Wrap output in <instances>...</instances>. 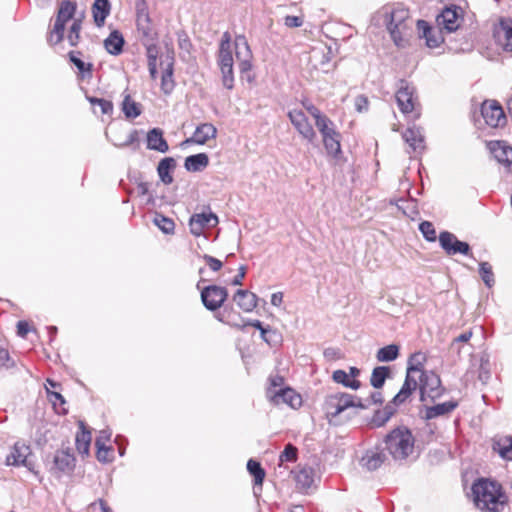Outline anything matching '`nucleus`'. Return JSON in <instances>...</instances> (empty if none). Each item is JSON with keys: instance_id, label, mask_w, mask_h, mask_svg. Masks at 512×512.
<instances>
[{"instance_id": "25", "label": "nucleus", "mask_w": 512, "mask_h": 512, "mask_svg": "<svg viewBox=\"0 0 512 512\" xmlns=\"http://www.w3.org/2000/svg\"><path fill=\"white\" fill-rule=\"evenodd\" d=\"M217 129L211 123H203L196 127L192 137L186 139L185 143L205 144L209 139L216 137Z\"/></svg>"}, {"instance_id": "58", "label": "nucleus", "mask_w": 512, "mask_h": 512, "mask_svg": "<svg viewBox=\"0 0 512 512\" xmlns=\"http://www.w3.org/2000/svg\"><path fill=\"white\" fill-rule=\"evenodd\" d=\"M463 254V255H469L470 253V246L467 242L460 241L456 238V241L454 242L453 248L451 249L450 255L455 254Z\"/></svg>"}, {"instance_id": "37", "label": "nucleus", "mask_w": 512, "mask_h": 512, "mask_svg": "<svg viewBox=\"0 0 512 512\" xmlns=\"http://www.w3.org/2000/svg\"><path fill=\"white\" fill-rule=\"evenodd\" d=\"M295 481L299 489H309L314 482L313 469L310 467L300 468L295 472Z\"/></svg>"}, {"instance_id": "56", "label": "nucleus", "mask_w": 512, "mask_h": 512, "mask_svg": "<svg viewBox=\"0 0 512 512\" xmlns=\"http://www.w3.org/2000/svg\"><path fill=\"white\" fill-rule=\"evenodd\" d=\"M419 230L421 231V233L423 234L424 238L427 241L433 242L436 240V238H437L436 231L431 222L423 221L419 225Z\"/></svg>"}, {"instance_id": "63", "label": "nucleus", "mask_w": 512, "mask_h": 512, "mask_svg": "<svg viewBox=\"0 0 512 512\" xmlns=\"http://www.w3.org/2000/svg\"><path fill=\"white\" fill-rule=\"evenodd\" d=\"M368 99L364 95H359L355 99V108L358 112H365L368 110Z\"/></svg>"}, {"instance_id": "19", "label": "nucleus", "mask_w": 512, "mask_h": 512, "mask_svg": "<svg viewBox=\"0 0 512 512\" xmlns=\"http://www.w3.org/2000/svg\"><path fill=\"white\" fill-rule=\"evenodd\" d=\"M489 149L494 158L501 164H504L512 172V147L504 141H494L489 143Z\"/></svg>"}, {"instance_id": "29", "label": "nucleus", "mask_w": 512, "mask_h": 512, "mask_svg": "<svg viewBox=\"0 0 512 512\" xmlns=\"http://www.w3.org/2000/svg\"><path fill=\"white\" fill-rule=\"evenodd\" d=\"M147 148L161 153H166L169 149L167 141L163 137V131L159 128H153L147 134Z\"/></svg>"}, {"instance_id": "50", "label": "nucleus", "mask_w": 512, "mask_h": 512, "mask_svg": "<svg viewBox=\"0 0 512 512\" xmlns=\"http://www.w3.org/2000/svg\"><path fill=\"white\" fill-rule=\"evenodd\" d=\"M315 125L319 130L321 136L335 130L334 123L324 114L320 115L315 119Z\"/></svg>"}, {"instance_id": "17", "label": "nucleus", "mask_w": 512, "mask_h": 512, "mask_svg": "<svg viewBox=\"0 0 512 512\" xmlns=\"http://www.w3.org/2000/svg\"><path fill=\"white\" fill-rule=\"evenodd\" d=\"M417 30L419 36L425 39L426 45L429 48H437L444 41L442 35L443 30L439 26L432 27L428 24V22L424 20H418Z\"/></svg>"}, {"instance_id": "27", "label": "nucleus", "mask_w": 512, "mask_h": 512, "mask_svg": "<svg viewBox=\"0 0 512 512\" xmlns=\"http://www.w3.org/2000/svg\"><path fill=\"white\" fill-rule=\"evenodd\" d=\"M257 299L256 294L243 289L237 290L233 296L237 306L244 312H252L257 306Z\"/></svg>"}, {"instance_id": "11", "label": "nucleus", "mask_w": 512, "mask_h": 512, "mask_svg": "<svg viewBox=\"0 0 512 512\" xmlns=\"http://www.w3.org/2000/svg\"><path fill=\"white\" fill-rule=\"evenodd\" d=\"M288 117L294 128L304 139H306L310 143H312L315 140L316 132L302 110H290L288 113Z\"/></svg>"}, {"instance_id": "57", "label": "nucleus", "mask_w": 512, "mask_h": 512, "mask_svg": "<svg viewBox=\"0 0 512 512\" xmlns=\"http://www.w3.org/2000/svg\"><path fill=\"white\" fill-rule=\"evenodd\" d=\"M490 363L487 357H481L478 378L482 383H486L490 379Z\"/></svg>"}, {"instance_id": "38", "label": "nucleus", "mask_w": 512, "mask_h": 512, "mask_svg": "<svg viewBox=\"0 0 512 512\" xmlns=\"http://www.w3.org/2000/svg\"><path fill=\"white\" fill-rule=\"evenodd\" d=\"M456 406L457 403L452 401L436 404L426 409L425 417L427 419H433L438 416L449 414L456 408Z\"/></svg>"}, {"instance_id": "3", "label": "nucleus", "mask_w": 512, "mask_h": 512, "mask_svg": "<svg viewBox=\"0 0 512 512\" xmlns=\"http://www.w3.org/2000/svg\"><path fill=\"white\" fill-rule=\"evenodd\" d=\"M385 443L393 459L401 461L413 453L415 439L407 427L401 426L387 434Z\"/></svg>"}, {"instance_id": "41", "label": "nucleus", "mask_w": 512, "mask_h": 512, "mask_svg": "<svg viewBox=\"0 0 512 512\" xmlns=\"http://www.w3.org/2000/svg\"><path fill=\"white\" fill-rule=\"evenodd\" d=\"M390 376V368L387 366H377L373 369L370 384L376 388L380 389L383 387L386 379Z\"/></svg>"}, {"instance_id": "23", "label": "nucleus", "mask_w": 512, "mask_h": 512, "mask_svg": "<svg viewBox=\"0 0 512 512\" xmlns=\"http://www.w3.org/2000/svg\"><path fill=\"white\" fill-rule=\"evenodd\" d=\"M332 49L328 46L314 47L311 52L309 59L315 67H320L324 72H328V65L332 59Z\"/></svg>"}, {"instance_id": "48", "label": "nucleus", "mask_w": 512, "mask_h": 512, "mask_svg": "<svg viewBox=\"0 0 512 512\" xmlns=\"http://www.w3.org/2000/svg\"><path fill=\"white\" fill-rule=\"evenodd\" d=\"M82 29V20L81 18H76L73 20V23L70 27L67 40L71 46H76L80 40V31Z\"/></svg>"}, {"instance_id": "51", "label": "nucleus", "mask_w": 512, "mask_h": 512, "mask_svg": "<svg viewBox=\"0 0 512 512\" xmlns=\"http://www.w3.org/2000/svg\"><path fill=\"white\" fill-rule=\"evenodd\" d=\"M456 236L448 231H443L439 235V243L443 250L449 255L451 254V249L453 248L454 242L456 241Z\"/></svg>"}, {"instance_id": "39", "label": "nucleus", "mask_w": 512, "mask_h": 512, "mask_svg": "<svg viewBox=\"0 0 512 512\" xmlns=\"http://www.w3.org/2000/svg\"><path fill=\"white\" fill-rule=\"evenodd\" d=\"M396 412V406L389 402L382 410H377L372 418V423L377 426H383Z\"/></svg>"}, {"instance_id": "5", "label": "nucleus", "mask_w": 512, "mask_h": 512, "mask_svg": "<svg viewBox=\"0 0 512 512\" xmlns=\"http://www.w3.org/2000/svg\"><path fill=\"white\" fill-rule=\"evenodd\" d=\"M76 7V2L72 0H63L60 3L54 26L47 38L50 45H56L64 39L66 23L73 19Z\"/></svg>"}, {"instance_id": "42", "label": "nucleus", "mask_w": 512, "mask_h": 512, "mask_svg": "<svg viewBox=\"0 0 512 512\" xmlns=\"http://www.w3.org/2000/svg\"><path fill=\"white\" fill-rule=\"evenodd\" d=\"M175 83L173 80V61H169L163 71L161 77V90L164 94H170L174 89Z\"/></svg>"}, {"instance_id": "62", "label": "nucleus", "mask_w": 512, "mask_h": 512, "mask_svg": "<svg viewBox=\"0 0 512 512\" xmlns=\"http://www.w3.org/2000/svg\"><path fill=\"white\" fill-rule=\"evenodd\" d=\"M97 447V459L100 462H108L110 461L109 453L112 449L108 446H96Z\"/></svg>"}, {"instance_id": "32", "label": "nucleus", "mask_w": 512, "mask_h": 512, "mask_svg": "<svg viewBox=\"0 0 512 512\" xmlns=\"http://www.w3.org/2000/svg\"><path fill=\"white\" fill-rule=\"evenodd\" d=\"M175 167L176 161L172 157H166L159 162L157 172L160 180L164 184L169 185L173 182L171 172L175 169Z\"/></svg>"}, {"instance_id": "26", "label": "nucleus", "mask_w": 512, "mask_h": 512, "mask_svg": "<svg viewBox=\"0 0 512 512\" xmlns=\"http://www.w3.org/2000/svg\"><path fill=\"white\" fill-rule=\"evenodd\" d=\"M403 140L414 152H422L424 146V135L420 127L413 126L402 134Z\"/></svg>"}, {"instance_id": "15", "label": "nucleus", "mask_w": 512, "mask_h": 512, "mask_svg": "<svg viewBox=\"0 0 512 512\" xmlns=\"http://www.w3.org/2000/svg\"><path fill=\"white\" fill-rule=\"evenodd\" d=\"M493 35L499 48L505 52H512V19H501L495 26Z\"/></svg>"}, {"instance_id": "64", "label": "nucleus", "mask_w": 512, "mask_h": 512, "mask_svg": "<svg viewBox=\"0 0 512 512\" xmlns=\"http://www.w3.org/2000/svg\"><path fill=\"white\" fill-rule=\"evenodd\" d=\"M111 434L110 430H101L95 440V446H106V443L110 440Z\"/></svg>"}, {"instance_id": "16", "label": "nucleus", "mask_w": 512, "mask_h": 512, "mask_svg": "<svg viewBox=\"0 0 512 512\" xmlns=\"http://www.w3.org/2000/svg\"><path fill=\"white\" fill-rule=\"evenodd\" d=\"M461 9L457 6L445 8L436 18L437 26L448 33L456 31L460 26Z\"/></svg>"}, {"instance_id": "14", "label": "nucleus", "mask_w": 512, "mask_h": 512, "mask_svg": "<svg viewBox=\"0 0 512 512\" xmlns=\"http://www.w3.org/2000/svg\"><path fill=\"white\" fill-rule=\"evenodd\" d=\"M481 114L490 127L496 128L506 123L504 111L495 100L485 101L481 106Z\"/></svg>"}, {"instance_id": "55", "label": "nucleus", "mask_w": 512, "mask_h": 512, "mask_svg": "<svg viewBox=\"0 0 512 512\" xmlns=\"http://www.w3.org/2000/svg\"><path fill=\"white\" fill-rule=\"evenodd\" d=\"M136 22L141 20L151 19L146 0L135 1Z\"/></svg>"}, {"instance_id": "60", "label": "nucleus", "mask_w": 512, "mask_h": 512, "mask_svg": "<svg viewBox=\"0 0 512 512\" xmlns=\"http://www.w3.org/2000/svg\"><path fill=\"white\" fill-rule=\"evenodd\" d=\"M138 141V132L136 130H133L129 133L127 138L123 142H113V145L116 147H127L130 145H133L135 142Z\"/></svg>"}, {"instance_id": "45", "label": "nucleus", "mask_w": 512, "mask_h": 512, "mask_svg": "<svg viewBox=\"0 0 512 512\" xmlns=\"http://www.w3.org/2000/svg\"><path fill=\"white\" fill-rule=\"evenodd\" d=\"M153 223L165 234H172L174 232V221L160 213L155 214Z\"/></svg>"}, {"instance_id": "10", "label": "nucleus", "mask_w": 512, "mask_h": 512, "mask_svg": "<svg viewBox=\"0 0 512 512\" xmlns=\"http://www.w3.org/2000/svg\"><path fill=\"white\" fill-rule=\"evenodd\" d=\"M217 64L222 74V84L225 88L231 90L234 87L233 55L231 49H219L217 54Z\"/></svg>"}, {"instance_id": "2", "label": "nucleus", "mask_w": 512, "mask_h": 512, "mask_svg": "<svg viewBox=\"0 0 512 512\" xmlns=\"http://www.w3.org/2000/svg\"><path fill=\"white\" fill-rule=\"evenodd\" d=\"M384 23L397 47L404 48L409 44L413 20L410 18L407 9L400 7L391 10L386 9L384 11Z\"/></svg>"}, {"instance_id": "36", "label": "nucleus", "mask_w": 512, "mask_h": 512, "mask_svg": "<svg viewBox=\"0 0 512 512\" xmlns=\"http://www.w3.org/2000/svg\"><path fill=\"white\" fill-rule=\"evenodd\" d=\"M493 450L506 460H512V437L505 436L494 440Z\"/></svg>"}, {"instance_id": "31", "label": "nucleus", "mask_w": 512, "mask_h": 512, "mask_svg": "<svg viewBox=\"0 0 512 512\" xmlns=\"http://www.w3.org/2000/svg\"><path fill=\"white\" fill-rule=\"evenodd\" d=\"M209 164V158L205 153L190 155L185 159L184 167L189 172H200Z\"/></svg>"}, {"instance_id": "7", "label": "nucleus", "mask_w": 512, "mask_h": 512, "mask_svg": "<svg viewBox=\"0 0 512 512\" xmlns=\"http://www.w3.org/2000/svg\"><path fill=\"white\" fill-rule=\"evenodd\" d=\"M353 405V395L337 392L326 396L324 401V410L326 416L330 419L339 416L346 409Z\"/></svg>"}, {"instance_id": "8", "label": "nucleus", "mask_w": 512, "mask_h": 512, "mask_svg": "<svg viewBox=\"0 0 512 512\" xmlns=\"http://www.w3.org/2000/svg\"><path fill=\"white\" fill-rule=\"evenodd\" d=\"M228 297V290L225 287L209 285L201 290V300L206 309L216 311Z\"/></svg>"}, {"instance_id": "44", "label": "nucleus", "mask_w": 512, "mask_h": 512, "mask_svg": "<svg viewBox=\"0 0 512 512\" xmlns=\"http://www.w3.org/2000/svg\"><path fill=\"white\" fill-rule=\"evenodd\" d=\"M122 111L127 118L134 119L141 114L140 104L131 99L130 95H125L122 102Z\"/></svg>"}, {"instance_id": "9", "label": "nucleus", "mask_w": 512, "mask_h": 512, "mask_svg": "<svg viewBox=\"0 0 512 512\" xmlns=\"http://www.w3.org/2000/svg\"><path fill=\"white\" fill-rule=\"evenodd\" d=\"M415 88L406 80H400L396 92V102L403 114L412 113L415 108Z\"/></svg>"}, {"instance_id": "54", "label": "nucleus", "mask_w": 512, "mask_h": 512, "mask_svg": "<svg viewBox=\"0 0 512 512\" xmlns=\"http://www.w3.org/2000/svg\"><path fill=\"white\" fill-rule=\"evenodd\" d=\"M298 450L292 444H287L284 450L281 452L279 456L280 463L283 462H295L297 460Z\"/></svg>"}, {"instance_id": "34", "label": "nucleus", "mask_w": 512, "mask_h": 512, "mask_svg": "<svg viewBox=\"0 0 512 512\" xmlns=\"http://www.w3.org/2000/svg\"><path fill=\"white\" fill-rule=\"evenodd\" d=\"M136 26L142 44L155 42L157 38V33L153 28L151 19L137 21Z\"/></svg>"}, {"instance_id": "20", "label": "nucleus", "mask_w": 512, "mask_h": 512, "mask_svg": "<svg viewBox=\"0 0 512 512\" xmlns=\"http://www.w3.org/2000/svg\"><path fill=\"white\" fill-rule=\"evenodd\" d=\"M386 459L387 456L384 450L379 447H375L365 452L360 460V464L368 471H374L378 469Z\"/></svg>"}, {"instance_id": "40", "label": "nucleus", "mask_w": 512, "mask_h": 512, "mask_svg": "<svg viewBox=\"0 0 512 512\" xmlns=\"http://www.w3.org/2000/svg\"><path fill=\"white\" fill-rule=\"evenodd\" d=\"M332 379L338 384H342L344 387L352 390H358L361 386V382L357 379H350L348 373L344 370H335L332 374Z\"/></svg>"}, {"instance_id": "43", "label": "nucleus", "mask_w": 512, "mask_h": 512, "mask_svg": "<svg viewBox=\"0 0 512 512\" xmlns=\"http://www.w3.org/2000/svg\"><path fill=\"white\" fill-rule=\"evenodd\" d=\"M399 355V346L390 344L380 348L377 351L376 358L379 362H390L395 360Z\"/></svg>"}, {"instance_id": "30", "label": "nucleus", "mask_w": 512, "mask_h": 512, "mask_svg": "<svg viewBox=\"0 0 512 512\" xmlns=\"http://www.w3.org/2000/svg\"><path fill=\"white\" fill-rule=\"evenodd\" d=\"M111 4L109 0H95L92 5V15L94 23L98 27H102L107 16L110 14Z\"/></svg>"}, {"instance_id": "28", "label": "nucleus", "mask_w": 512, "mask_h": 512, "mask_svg": "<svg viewBox=\"0 0 512 512\" xmlns=\"http://www.w3.org/2000/svg\"><path fill=\"white\" fill-rule=\"evenodd\" d=\"M322 141L328 155L337 158L341 154V134L336 129L322 135Z\"/></svg>"}, {"instance_id": "4", "label": "nucleus", "mask_w": 512, "mask_h": 512, "mask_svg": "<svg viewBox=\"0 0 512 512\" xmlns=\"http://www.w3.org/2000/svg\"><path fill=\"white\" fill-rule=\"evenodd\" d=\"M423 358L421 353H415L410 357L405 381L399 392L390 401L396 407L405 403L411 394L418 389L416 373L420 372V360Z\"/></svg>"}, {"instance_id": "61", "label": "nucleus", "mask_w": 512, "mask_h": 512, "mask_svg": "<svg viewBox=\"0 0 512 512\" xmlns=\"http://www.w3.org/2000/svg\"><path fill=\"white\" fill-rule=\"evenodd\" d=\"M284 384V378L281 375H272L269 377V386L267 390H278L280 388H283Z\"/></svg>"}, {"instance_id": "47", "label": "nucleus", "mask_w": 512, "mask_h": 512, "mask_svg": "<svg viewBox=\"0 0 512 512\" xmlns=\"http://www.w3.org/2000/svg\"><path fill=\"white\" fill-rule=\"evenodd\" d=\"M479 274L488 288H491L495 284L492 266L488 262H481L479 264Z\"/></svg>"}, {"instance_id": "13", "label": "nucleus", "mask_w": 512, "mask_h": 512, "mask_svg": "<svg viewBox=\"0 0 512 512\" xmlns=\"http://www.w3.org/2000/svg\"><path fill=\"white\" fill-rule=\"evenodd\" d=\"M234 44L240 73L249 72L252 69L253 55L246 37L244 35H237Z\"/></svg>"}, {"instance_id": "18", "label": "nucleus", "mask_w": 512, "mask_h": 512, "mask_svg": "<svg viewBox=\"0 0 512 512\" xmlns=\"http://www.w3.org/2000/svg\"><path fill=\"white\" fill-rule=\"evenodd\" d=\"M217 224L218 217L211 211L196 213L189 220L190 232L195 236L202 235L204 228L214 227Z\"/></svg>"}, {"instance_id": "22", "label": "nucleus", "mask_w": 512, "mask_h": 512, "mask_svg": "<svg viewBox=\"0 0 512 512\" xmlns=\"http://www.w3.org/2000/svg\"><path fill=\"white\" fill-rule=\"evenodd\" d=\"M31 453L30 446L24 442H16L11 453L6 457L7 465L27 466V457Z\"/></svg>"}, {"instance_id": "46", "label": "nucleus", "mask_w": 512, "mask_h": 512, "mask_svg": "<svg viewBox=\"0 0 512 512\" xmlns=\"http://www.w3.org/2000/svg\"><path fill=\"white\" fill-rule=\"evenodd\" d=\"M247 470L254 477L255 485H262L265 478V471L260 463L256 460L250 459L247 463Z\"/></svg>"}, {"instance_id": "21", "label": "nucleus", "mask_w": 512, "mask_h": 512, "mask_svg": "<svg viewBox=\"0 0 512 512\" xmlns=\"http://www.w3.org/2000/svg\"><path fill=\"white\" fill-rule=\"evenodd\" d=\"M75 467V458L67 450L56 451L53 459L52 470L58 473H70Z\"/></svg>"}, {"instance_id": "6", "label": "nucleus", "mask_w": 512, "mask_h": 512, "mask_svg": "<svg viewBox=\"0 0 512 512\" xmlns=\"http://www.w3.org/2000/svg\"><path fill=\"white\" fill-rule=\"evenodd\" d=\"M416 377L421 401H426L427 398L435 399L442 395L440 377L433 371H424L421 362L420 372L416 373Z\"/></svg>"}, {"instance_id": "1", "label": "nucleus", "mask_w": 512, "mask_h": 512, "mask_svg": "<svg viewBox=\"0 0 512 512\" xmlns=\"http://www.w3.org/2000/svg\"><path fill=\"white\" fill-rule=\"evenodd\" d=\"M474 502L484 512H501L507 505L508 498L496 481L479 479L472 486Z\"/></svg>"}, {"instance_id": "59", "label": "nucleus", "mask_w": 512, "mask_h": 512, "mask_svg": "<svg viewBox=\"0 0 512 512\" xmlns=\"http://www.w3.org/2000/svg\"><path fill=\"white\" fill-rule=\"evenodd\" d=\"M202 258L205 261L206 265L209 267V269L212 270L213 272H217L223 267L222 261L213 256L204 254Z\"/></svg>"}, {"instance_id": "12", "label": "nucleus", "mask_w": 512, "mask_h": 512, "mask_svg": "<svg viewBox=\"0 0 512 512\" xmlns=\"http://www.w3.org/2000/svg\"><path fill=\"white\" fill-rule=\"evenodd\" d=\"M266 396L273 404H287L292 408H298L302 404L301 396L292 388H280L278 390H266Z\"/></svg>"}, {"instance_id": "53", "label": "nucleus", "mask_w": 512, "mask_h": 512, "mask_svg": "<svg viewBox=\"0 0 512 512\" xmlns=\"http://www.w3.org/2000/svg\"><path fill=\"white\" fill-rule=\"evenodd\" d=\"M397 207L403 211V213L408 217H413L417 214V205L415 200H404L400 199L397 202Z\"/></svg>"}, {"instance_id": "52", "label": "nucleus", "mask_w": 512, "mask_h": 512, "mask_svg": "<svg viewBox=\"0 0 512 512\" xmlns=\"http://www.w3.org/2000/svg\"><path fill=\"white\" fill-rule=\"evenodd\" d=\"M87 100L90 102L92 106H98L100 108L101 114H111L113 111V104L112 102L102 99V98H96L87 96Z\"/></svg>"}, {"instance_id": "24", "label": "nucleus", "mask_w": 512, "mask_h": 512, "mask_svg": "<svg viewBox=\"0 0 512 512\" xmlns=\"http://www.w3.org/2000/svg\"><path fill=\"white\" fill-rule=\"evenodd\" d=\"M70 62L77 68V78L80 80L90 81L93 77V64L90 62H84L80 56V51H70L68 53Z\"/></svg>"}, {"instance_id": "33", "label": "nucleus", "mask_w": 512, "mask_h": 512, "mask_svg": "<svg viewBox=\"0 0 512 512\" xmlns=\"http://www.w3.org/2000/svg\"><path fill=\"white\" fill-rule=\"evenodd\" d=\"M123 46L124 38L117 30L112 31L104 41V47L111 55H119L123 51Z\"/></svg>"}, {"instance_id": "49", "label": "nucleus", "mask_w": 512, "mask_h": 512, "mask_svg": "<svg viewBox=\"0 0 512 512\" xmlns=\"http://www.w3.org/2000/svg\"><path fill=\"white\" fill-rule=\"evenodd\" d=\"M261 338L271 347L280 344L282 340L281 334L269 326L262 331Z\"/></svg>"}, {"instance_id": "35", "label": "nucleus", "mask_w": 512, "mask_h": 512, "mask_svg": "<svg viewBox=\"0 0 512 512\" xmlns=\"http://www.w3.org/2000/svg\"><path fill=\"white\" fill-rule=\"evenodd\" d=\"M81 431L76 435V448L77 451L82 455H88L89 447L91 443V432L85 428L83 422H80Z\"/></svg>"}]
</instances>
